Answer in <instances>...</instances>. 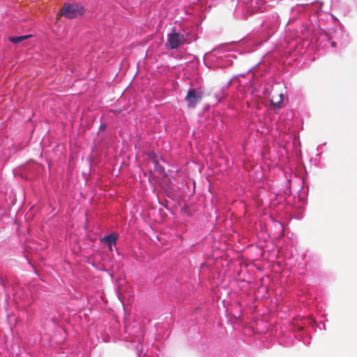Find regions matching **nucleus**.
Instances as JSON below:
<instances>
[{
  "mask_svg": "<svg viewBox=\"0 0 357 357\" xmlns=\"http://www.w3.org/2000/svg\"><path fill=\"white\" fill-rule=\"evenodd\" d=\"M105 125H102L101 126L100 128H105Z\"/></svg>",
  "mask_w": 357,
  "mask_h": 357,
  "instance_id": "9",
  "label": "nucleus"
},
{
  "mask_svg": "<svg viewBox=\"0 0 357 357\" xmlns=\"http://www.w3.org/2000/svg\"><path fill=\"white\" fill-rule=\"evenodd\" d=\"M284 96L282 93L278 95H273L271 97V104L279 108L283 102Z\"/></svg>",
  "mask_w": 357,
  "mask_h": 357,
  "instance_id": "6",
  "label": "nucleus"
},
{
  "mask_svg": "<svg viewBox=\"0 0 357 357\" xmlns=\"http://www.w3.org/2000/svg\"><path fill=\"white\" fill-rule=\"evenodd\" d=\"M185 41L183 35L176 33L174 29L172 33L167 35L166 45L171 50L177 49Z\"/></svg>",
  "mask_w": 357,
  "mask_h": 357,
  "instance_id": "2",
  "label": "nucleus"
},
{
  "mask_svg": "<svg viewBox=\"0 0 357 357\" xmlns=\"http://www.w3.org/2000/svg\"><path fill=\"white\" fill-rule=\"evenodd\" d=\"M202 99L201 92L197 91L195 89H190L185 98L187 105L190 108H195Z\"/></svg>",
  "mask_w": 357,
  "mask_h": 357,
  "instance_id": "3",
  "label": "nucleus"
},
{
  "mask_svg": "<svg viewBox=\"0 0 357 357\" xmlns=\"http://www.w3.org/2000/svg\"><path fill=\"white\" fill-rule=\"evenodd\" d=\"M149 158L150 161L153 163L155 171L160 174L165 173V169L158 163V160H156V155L154 153L149 154Z\"/></svg>",
  "mask_w": 357,
  "mask_h": 357,
  "instance_id": "4",
  "label": "nucleus"
},
{
  "mask_svg": "<svg viewBox=\"0 0 357 357\" xmlns=\"http://www.w3.org/2000/svg\"><path fill=\"white\" fill-rule=\"evenodd\" d=\"M84 13L83 7L79 4L65 3L61 10L60 15L68 19L75 18Z\"/></svg>",
  "mask_w": 357,
  "mask_h": 357,
  "instance_id": "1",
  "label": "nucleus"
},
{
  "mask_svg": "<svg viewBox=\"0 0 357 357\" xmlns=\"http://www.w3.org/2000/svg\"><path fill=\"white\" fill-rule=\"evenodd\" d=\"M117 239V235L116 234H111L109 235L105 236L102 241L105 243L110 250L112 249V245H115L116 241Z\"/></svg>",
  "mask_w": 357,
  "mask_h": 357,
  "instance_id": "5",
  "label": "nucleus"
},
{
  "mask_svg": "<svg viewBox=\"0 0 357 357\" xmlns=\"http://www.w3.org/2000/svg\"><path fill=\"white\" fill-rule=\"evenodd\" d=\"M30 35L22 36H16V37H10L9 41L14 44H17L24 40L25 39L29 38Z\"/></svg>",
  "mask_w": 357,
  "mask_h": 357,
  "instance_id": "7",
  "label": "nucleus"
},
{
  "mask_svg": "<svg viewBox=\"0 0 357 357\" xmlns=\"http://www.w3.org/2000/svg\"><path fill=\"white\" fill-rule=\"evenodd\" d=\"M221 97H219L218 96H216V100L218 102H220Z\"/></svg>",
  "mask_w": 357,
  "mask_h": 357,
  "instance_id": "8",
  "label": "nucleus"
}]
</instances>
